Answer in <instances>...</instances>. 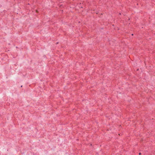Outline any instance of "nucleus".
<instances>
[{
	"mask_svg": "<svg viewBox=\"0 0 155 155\" xmlns=\"http://www.w3.org/2000/svg\"><path fill=\"white\" fill-rule=\"evenodd\" d=\"M132 35H133V34H132Z\"/></svg>",
	"mask_w": 155,
	"mask_h": 155,
	"instance_id": "20e7f679",
	"label": "nucleus"
},
{
	"mask_svg": "<svg viewBox=\"0 0 155 155\" xmlns=\"http://www.w3.org/2000/svg\"><path fill=\"white\" fill-rule=\"evenodd\" d=\"M141 153H140H140H139V155H141Z\"/></svg>",
	"mask_w": 155,
	"mask_h": 155,
	"instance_id": "f257e3e1",
	"label": "nucleus"
},
{
	"mask_svg": "<svg viewBox=\"0 0 155 155\" xmlns=\"http://www.w3.org/2000/svg\"><path fill=\"white\" fill-rule=\"evenodd\" d=\"M21 87H22V85H21Z\"/></svg>",
	"mask_w": 155,
	"mask_h": 155,
	"instance_id": "7ed1b4c3",
	"label": "nucleus"
},
{
	"mask_svg": "<svg viewBox=\"0 0 155 155\" xmlns=\"http://www.w3.org/2000/svg\"><path fill=\"white\" fill-rule=\"evenodd\" d=\"M139 68H137V71H139Z\"/></svg>",
	"mask_w": 155,
	"mask_h": 155,
	"instance_id": "f03ea898",
	"label": "nucleus"
}]
</instances>
